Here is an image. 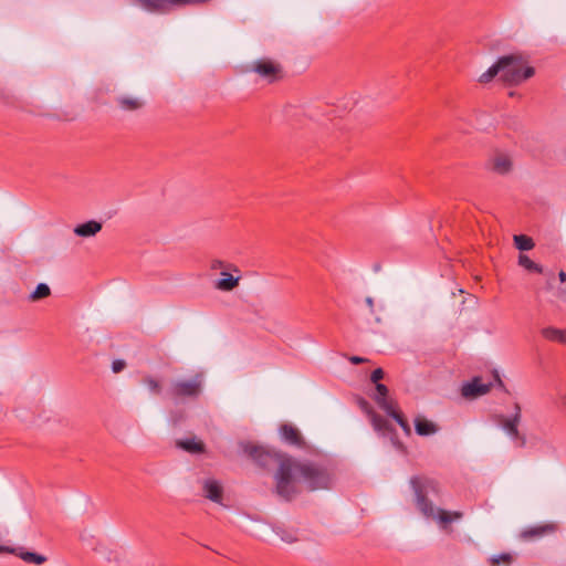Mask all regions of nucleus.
<instances>
[{"instance_id":"9","label":"nucleus","mask_w":566,"mask_h":566,"mask_svg":"<svg viewBox=\"0 0 566 566\" xmlns=\"http://www.w3.org/2000/svg\"><path fill=\"white\" fill-rule=\"evenodd\" d=\"M490 388L491 384H484L480 377H474L471 381L462 385L461 395L467 399H472L485 395Z\"/></svg>"},{"instance_id":"34","label":"nucleus","mask_w":566,"mask_h":566,"mask_svg":"<svg viewBox=\"0 0 566 566\" xmlns=\"http://www.w3.org/2000/svg\"><path fill=\"white\" fill-rule=\"evenodd\" d=\"M558 296L564 301L566 302V286L563 287V289H559L558 291Z\"/></svg>"},{"instance_id":"24","label":"nucleus","mask_w":566,"mask_h":566,"mask_svg":"<svg viewBox=\"0 0 566 566\" xmlns=\"http://www.w3.org/2000/svg\"><path fill=\"white\" fill-rule=\"evenodd\" d=\"M273 531L285 543L292 544L297 541L295 532L286 530L283 526H275Z\"/></svg>"},{"instance_id":"21","label":"nucleus","mask_w":566,"mask_h":566,"mask_svg":"<svg viewBox=\"0 0 566 566\" xmlns=\"http://www.w3.org/2000/svg\"><path fill=\"white\" fill-rule=\"evenodd\" d=\"M177 446L190 453H200L205 449L203 443L195 438L180 440Z\"/></svg>"},{"instance_id":"7","label":"nucleus","mask_w":566,"mask_h":566,"mask_svg":"<svg viewBox=\"0 0 566 566\" xmlns=\"http://www.w3.org/2000/svg\"><path fill=\"white\" fill-rule=\"evenodd\" d=\"M252 71L270 83L281 78L282 76L281 65L270 59L255 61L252 65Z\"/></svg>"},{"instance_id":"35","label":"nucleus","mask_w":566,"mask_h":566,"mask_svg":"<svg viewBox=\"0 0 566 566\" xmlns=\"http://www.w3.org/2000/svg\"><path fill=\"white\" fill-rule=\"evenodd\" d=\"M558 277L562 282H566V273L564 271H560L558 273Z\"/></svg>"},{"instance_id":"25","label":"nucleus","mask_w":566,"mask_h":566,"mask_svg":"<svg viewBox=\"0 0 566 566\" xmlns=\"http://www.w3.org/2000/svg\"><path fill=\"white\" fill-rule=\"evenodd\" d=\"M518 264L521 266L525 268L526 270L531 271V272H536V273H542L543 272V268L539 264H537L534 261H532L525 254H520V256H518Z\"/></svg>"},{"instance_id":"16","label":"nucleus","mask_w":566,"mask_h":566,"mask_svg":"<svg viewBox=\"0 0 566 566\" xmlns=\"http://www.w3.org/2000/svg\"><path fill=\"white\" fill-rule=\"evenodd\" d=\"M241 276H233L227 271L221 272V279L214 282V289L222 292H230L234 290L240 282Z\"/></svg>"},{"instance_id":"12","label":"nucleus","mask_w":566,"mask_h":566,"mask_svg":"<svg viewBox=\"0 0 566 566\" xmlns=\"http://www.w3.org/2000/svg\"><path fill=\"white\" fill-rule=\"evenodd\" d=\"M203 495L212 502L222 503L223 488L221 483L214 479H206L202 481Z\"/></svg>"},{"instance_id":"32","label":"nucleus","mask_w":566,"mask_h":566,"mask_svg":"<svg viewBox=\"0 0 566 566\" xmlns=\"http://www.w3.org/2000/svg\"><path fill=\"white\" fill-rule=\"evenodd\" d=\"M365 302H366L367 306L369 307L370 313L373 314L374 313V298L370 296H367Z\"/></svg>"},{"instance_id":"2","label":"nucleus","mask_w":566,"mask_h":566,"mask_svg":"<svg viewBox=\"0 0 566 566\" xmlns=\"http://www.w3.org/2000/svg\"><path fill=\"white\" fill-rule=\"evenodd\" d=\"M410 485L415 494V503L419 512L427 518L436 520L442 530L453 521L462 518L461 512H448L443 509L434 507L429 496H438L440 493L439 483L428 476H412Z\"/></svg>"},{"instance_id":"8","label":"nucleus","mask_w":566,"mask_h":566,"mask_svg":"<svg viewBox=\"0 0 566 566\" xmlns=\"http://www.w3.org/2000/svg\"><path fill=\"white\" fill-rule=\"evenodd\" d=\"M359 407L368 416L375 431H377L381 434H388V433L395 432L392 424L387 419H385L384 417H381L380 415L375 412V410L373 409V407L369 405L368 401L360 398Z\"/></svg>"},{"instance_id":"20","label":"nucleus","mask_w":566,"mask_h":566,"mask_svg":"<svg viewBox=\"0 0 566 566\" xmlns=\"http://www.w3.org/2000/svg\"><path fill=\"white\" fill-rule=\"evenodd\" d=\"M542 335L544 338L551 340V342H557L560 344L566 343V335L563 329L555 328V327H545L542 329Z\"/></svg>"},{"instance_id":"6","label":"nucleus","mask_w":566,"mask_h":566,"mask_svg":"<svg viewBox=\"0 0 566 566\" xmlns=\"http://www.w3.org/2000/svg\"><path fill=\"white\" fill-rule=\"evenodd\" d=\"M522 415L518 403L514 405V413L510 417L500 416L499 423L506 434L512 439L515 448H525L527 446L526 436L518 430Z\"/></svg>"},{"instance_id":"31","label":"nucleus","mask_w":566,"mask_h":566,"mask_svg":"<svg viewBox=\"0 0 566 566\" xmlns=\"http://www.w3.org/2000/svg\"><path fill=\"white\" fill-rule=\"evenodd\" d=\"M230 265H226L223 261H220V260H214L212 263H211V269L212 270H217V269H220V268H229Z\"/></svg>"},{"instance_id":"19","label":"nucleus","mask_w":566,"mask_h":566,"mask_svg":"<svg viewBox=\"0 0 566 566\" xmlns=\"http://www.w3.org/2000/svg\"><path fill=\"white\" fill-rule=\"evenodd\" d=\"M511 167V159L505 155H497L492 160V169L500 175L507 174Z\"/></svg>"},{"instance_id":"4","label":"nucleus","mask_w":566,"mask_h":566,"mask_svg":"<svg viewBox=\"0 0 566 566\" xmlns=\"http://www.w3.org/2000/svg\"><path fill=\"white\" fill-rule=\"evenodd\" d=\"M534 74V67L526 66L522 55L509 54L499 57L491 67L480 75L479 82L486 84L499 76V80L504 84L513 86L521 84Z\"/></svg>"},{"instance_id":"10","label":"nucleus","mask_w":566,"mask_h":566,"mask_svg":"<svg viewBox=\"0 0 566 566\" xmlns=\"http://www.w3.org/2000/svg\"><path fill=\"white\" fill-rule=\"evenodd\" d=\"M116 107L125 113H134L142 109L145 106V102L133 95H119L114 98Z\"/></svg>"},{"instance_id":"11","label":"nucleus","mask_w":566,"mask_h":566,"mask_svg":"<svg viewBox=\"0 0 566 566\" xmlns=\"http://www.w3.org/2000/svg\"><path fill=\"white\" fill-rule=\"evenodd\" d=\"M280 434L282 440L290 446L297 448H303L305 446V441L300 430L290 423H284L281 426Z\"/></svg>"},{"instance_id":"18","label":"nucleus","mask_w":566,"mask_h":566,"mask_svg":"<svg viewBox=\"0 0 566 566\" xmlns=\"http://www.w3.org/2000/svg\"><path fill=\"white\" fill-rule=\"evenodd\" d=\"M415 430L417 434L426 437L436 433L438 427L426 418L417 417L415 419Z\"/></svg>"},{"instance_id":"5","label":"nucleus","mask_w":566,"mask_h":566,"mask_svg":"<svg viewBox=\"0 0 566 566\" xmlns=\"http://www.w3.org/2000/svg\"><path fill=\"white\" fill-rule=\"evenodd\" d=\"M203 386V375L196 374L191 379H182L172 381L168 394L172 398H190L196 399L201 395Z\"/></svg>"},{"instance_id":"15","label":"nucleus","mask_w":566,"mask_h":566,"mask_svg":"<svg viewBox=\"0 0 566 566\" xmlns=\"http://www.w3.org/2000/svg\"><path fill=\"white\" fill-rule=\"evenodd\" d=\"M554 530L555 526L553 524L538 525L523 530L520 536L524 541H532L554 532Z\"/></svg>"},{"instance_id":"36","label":"nucleus","mask_w":566,"mask_h":566,"mask_svg":"<svg viewBox=\"0 0 566 566\" xmlns=\"http://www.w3.org/2000/svg\"><path fill=\"white\" fill-rule=\"evenodd\" d=\"M496 378H497L499 385H500L501 387H504V385H503L502 380L499 378V376H496Z\"/></svg>"},{"instance_id":"29","label":"nucleus","mask_w":566,"mask_h":566,"mask_svg":"<svg viewBox=\"0 0 566 566\" xmlns=\"http://www.w3.org/2000/svg\"><path fill=\"white\" fill-rule=\"evenodd\" d=\"M384 370L381 368H376L371 375H370V380L374 382V384H377L379 382L382 378H384Z\"/></svg>"},{"instance_id":"27","label":"nucleus","mask_w":566,"mask_h":566,"mask_svg":"<svg viewBox=\"0 0 566 566\" xmlns=\"http://www.w3.org/2000/svg\"><path fill=\"white\" fill-rule=\"evenodd\" d=\"M50 293H51V290H50L49 285L45 283H40L36 285L35 290L31 294V300L38 301V300L44 298V297L49 296Z\"/></svg>"},{"instance_id":"22","label":"nucleus","mask_w":566,"mask_h":566,"mask_svg":"<svg viewBox=\"0 0 566 566\" xmlns=\"http://www.w3.org/2000/svg\"><path fill=\"white\" fill-rule=\"evenodd\" d=\"M389 417H391L402 429V431L407 434H411V427L405 416L396 409V407L388 412H386Z\"/></svg>"},{"instance_id":"28","label":"nucleus","mask_w":566,"mask_h":566,"mask_svg":"<svg viewBox=\"0 0 566 566\" xmlns=\"http://www.w3.org/2000/svg\"><path fill=\"white\" fill-rule=\"evenodd\" d=\"M145 384L148 386V388L155 392V394H159L160 392V385L159 382L154 379L153 377H147L145 379Z\"/></svg>"},{"instance_id":"30","label":"nucleus","mask_w":566,"mask_h":566,"mask_svg":"<svg viewBox=\"0 0 566 566\" xmlns=\"http://www.w3.org/2000/svg\"><path fill=\"white\" fill-rule=\"evenodd\" d=\"M126 367V363L122 359H116L112 364V370L117 374L120 373Z\"/></svg>"},{"instance_id":"3","label":"nucleus","mask_w":566,"mask_h":566,"mask_svg":"<svg viewBox=\"0 0 566 566\" xmlns=\"http://www.w3.org/2000/svg\"><path fill=\"white\" fill-rule=\"evenodd\" d=\"M293 494L281 497L284 501L294 500L301 492L298 483H303L308 491L327 490L333 484L331 471L323 464L313 461H297L293 459L292 469Z\"/></svg>"},{"instance_id":"26","label":"nucleus","mask_w":566,"mask_h":566,"mask_svg":"<svg viewBox=\"0 0 566 566\" xmlns=\"http://www.w3.org/2000/svg\"><path fill=\"white\" fill-rule=\"evenodd\" d=\"M513 563V556L510 553H502L500 555H492L489 558V564L491 566H500V565H511Z\"/></svg>"},{"instance_id":"17","label":"nucleus","mask_w":566,"mask_h":566,"mask_svg":"<svg viewBox=\"0 0 566 566\" xmlns=\"http://www.w3.org/2000/svg\"><path fill=\"white\" fill-rule=\"evenodd\" d=\"M10 553L15 554L19 556L22 560L29 564H35V565H42L46 562V557L44 555L23 551L22 548H13L9 551Z\"/></svg>"},{"instance_id":"13","label":"nucleus","mask_w":566,"mask_h":566,"mask_svg":"<svg viewBox=\"0 0 566 566\" xmlns=\"http://www.w3.org/2000/svg\"><path fill=\"white\" fill-rule=\"evenodd\" d=\"M103 228L102 222L96 220H88L86 222L77 224L73 232L77 237L81 238H92L95 237Z\"/></svg>"},{"instance_id":"23","label":"nucleus","mask_w":566,"mask_h":566,"mask_svg":"<svg viewBox=\"0 0 566 566\" xmlns=\"http://www.w3.org/2000/svg\"><path fill=\"white\" fill-rule=\"evenodd\" d=\"M514 243L520 251H528L534 248L533 239L525 234L514 235Z\"/></svg>"},{"instance_id":"33","label":"nucleus","mask_w":566,"mask_h":566,"mask_svg":"<svg viewBox=\"0 0 566 566\" xmlns=\"http://www.w3.org/2000/svg\"><path fill=\"white\" fill-rule=\"evenodd\" d=\"M349 360H350L353 364L358 365V364L364 363V361H365V358L359 357V356H353V357H350V359H349Z\"/></svg>"},{"instance_id":"1","label":"nucleus","mask_w":566,"mask_h":566,"mask_svg":"<svg viewBox=\"0 0 566 566\" xmlns=\"http://www.w3.org/2000/svg\"><path fill=\"white\" fill-rule=\"evenodd\" d=\"M243 451L263 469L277 464V470L274 473L276 495L279 497H289L293 494L294 491L291 474L293 469V458L291 455L277 451L274 448L254 446L251 443L244 444Z\"/></svg>"},{"instance_id":"14","label":"nucleus","mask_w":566,"mask_h":566,"mask_svg":"<svg viewBox=\"0 0 566 566\" xmlns=\"http://www.w3.org/2000/svg\"><path fill=\"white\" fill-rule=\"evenodd\" d=\"M376 391L377 394L374 397V400L382 409L385 412L395 408V402L391 399H388V387L384 384L377 382Z\"/></svg>"}]
</instances>
